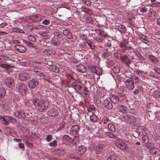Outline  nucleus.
<instances>
[{
  "label": "nucleus",
  "instance_id": "1",
  "mask_svg": "<svg viewBox=\"0 0 160 160\" xmlns=\"http://www.w3.org/2000/svg\"><path fill=\"white\" fill-rule=\"evenodd\" d=\"M35 103V105L37 106L38 111L40 112L47 110L49 105L48 101L44 100L39 102L38 100L37 102Z\"/></svg>",
  "mask_w": 160,
  "mask_h": 160
},
{
  "label": "nucleus",
  "instance_id": "2",
  "mask_svg": "<svg viewBox=\"0 0 160 160\" xmlns=\"http://www.w3.org/2000/svg\"><path fill=\"white\" fill-rule=\"evenodd\" d=\"M115 143L117 147L123 151L126 150L127 146L126 143L122 140L118 139L115 141Z\"/></svg>",
  "mask_w": 160,
  "mask_h": 160
},
{
  "label": "nucleus",
  "instance_id": "3",
  "mask_svg": "<svg viewBox=\"0 0 160 160\" xmlns=\"http://www.w3.org/2000/svg\"><path fill=\"white\" fill-rule=\"evenodd\" d=\"M39 84L38 79H34L29 80L28 82V84L29 88L31 89H34Z\"/></svg>",
  "mask_w": 160,
  "mask_h": 160
},
{
  "label": "nucleus",
  "instance_id": "4",
  "mask_svg": "<svg viewBox=\"0 0 160 160\" xmlns=\"http://www.w3.org/2000/svg\"><path fill=\"white\" fill-rule=\"evenodd\" d=\"M123 119L127 123L134 122L136 121V118L131 115H126L123 116Z\"/></svg>",
  "mask_w": 160,
  "mask_h": 160
},
{
  "label": "nucleus",
  "instance_id": "5",
  "mask_svg": "<svg viewBox=\"0 0 160 160\" xmlns=\"http://www.w3.org/2000/svg\"><path fill=\"white\" fill-rule=\"evenodd\" d=\"M120 59L122 62L125 63L127 66H129V64L132 63V61L128 58V56L125 54L121 55Z\"/></svg>",
  "mask_w": 160,
  "mask_h": 160
},
{
  "label": "nucleus",
  "instance_id": "6",
  "mask_svg": "<svg viewBox=\"0 0 160 160\" xmlns=\"http://www.w3.org/2000/svg\"><path fill=\"white\" fill-rule=\"evenodd\" d=\"M126 88L129 90H132L134 87V82L130 79H127L125 82Z\"/></svg>",
  "mask_w": 160,
  "mask_h": 160
},
{
  "label": "nucleus",
  "instance_id": "7",
  "mask_svg": "<svg viewBox=\"0 0 160 160\" xmlns=\"http://www.w3.org/2000/svg\"><path fill=\"white\" fill-rule=\"evenodd\" d=\"M15 116L20 119H22L26 117V114L23 111H18L14 113Z\"/></svg>",
  "mask_w": 160,
  "mask_h": 160
},
{
  "label": "nucleus",
  "instance_id": "8",
  "mask_svg": "<svg viewBox=\"0 0 160 160\" xmlns=\"http://www.w3.org/2000/svg\"><path fill=\"white\" fill-rule=\"evenodd\" d=\"M19 91L23 95L26 94L27 91V87L26 85L24 83H21L18 86Z\"/></svg>",
  "mask_w": 160,
  "mask_h": 160
},
{
  "label": "nucleus",
  "instance_id": "9",
  "mask_svg": "<svg viewBox=\"0 0 160 160\" xmlns=\"http://www.w3.org/2000/svg\"><path fill=\"white\" fill-rule=\"evenodd\" d=\"M15 49L17 52L22 53L26 52V48L24 46L20 45H16L14 47Z\"/></svg>",
  "mask_w": 160,
  "mask_h": 160
},
{
  "label": "nucleus",
  "instance_id": "10",
  "mask_svg": "<svg viewBox=\"0 0 160 160\" xmlns=\"http://www.w3.org/2000/svg\"><path fill=\"white\" fill-rule=\"evenodd\" d=\"M5 83L8 87L11 88L14 85V80L11 77H8L6 79Z\"/></svg>",
  "mask_w": 160,
  "mask_h": 160
},
{
  "label": "nucleus",
  "instance_id": "11",
  "mask_svg": "<svg viewBox=\"0 0 160 160\" xmlns=\"http://www.w3.org/2000/svg\"><path fill=\"white\" fill-rule=\"evenodd\" d=\"M105 146L102 144H99L97 146L96 148V152L97 154H99L103 152L104 150Z\"/></svg>",
  "mask_w": 160,
  "mask_h": 160
},
{
  "label": "nucleus",
  "instance_id": "12",
  "mask_svg": "<svg viewBox=\"0 0 160 160\" xmlns=\"http://www.w3.org/2000/svg\"><path fill=\"white\" fill-rule=\"evenodd\" d=\"M47 113L51 117H55L59 114L58 110L55 109H51L47 112Z\"/></svg>",
  "mask_w": 160,
  "mask_h": 160
},
{
  "label": "nucleus",
  "instance_id": "13",
  "mask_svg": "<svg viewBox=\"0 0 160 160\" xmlns=\"http://www.w3.org/2000/svg\"><path fill=\"white\" fill-rule=\"evenodd\" d=\"M103 105L106 108L108 109H112L113 107L112 104L108 99H106L104 100Z\"/></svg>",
  "mask_w": 160,
  "mask_h": 160
},
{
  "label": "nucleus",
  "instance_id": "14",
  "mask_svg": "<svg viewBox=\"0 0 160 160\" xmlns=\"http://www.w3.org/2000/svg\"><path fill=\"white\" fill-rule=\"evenodd\" d=\"M91 70L92 72L98 75L100 74L102 72L100 68L98 67L92 66L91 68Z\"/></svg>",
  "mask_w": 160,
  "mask_h": 160
},
{
  "label": "nucleus",
  "instance_id": "15",
  "mask_svg": "<svg viewBox=\"0 0 160 160\" xmlns=\"http://www.w3.org/2000/svg\"><path fill=\"white\" fill-rule=\"evenodd\" d=\"M52 44L55 46L59 45L61 42V40L56 38H52L51 40Z\"/></svg>",
  "mask_w": 160,
  "mask_h": 160
},
{
  "label": "nucleus",
  "instance_id": "16",
  "mask_svg": "<svg viewBox=\"0 0 160 160\" xmlns=\"http://www.w3.org/2000/svg\"><path fill=\"white\" fill-rule=\"evenodd\" d=\"M18 77L22 81L28 79L29 77L27 73L25 72H21L19 74Z\"/></svg>",
  "mask_w": 160,
  "mask_h": 160
},
{
  "label": "nucleus",
  "instance_id": "17",
  "mask_svg": "<svg viewBox=\"0 0 160 160\" xmlns=\"http://www.w3.org/2000/svg\"><path fill=\"white\" fill-rule=\"evenodd\" d=\"M63 34L66 36L68 39H71L72 38V33L68 30L65 29L63 31Z\"/></svg>",
  "mask_w": 160,
  "mask_h": 160
},
{
  "label": "nucleus",
  "instance_id": "18",
  "mask_svg": "<svg viewBox=\"0 0 160 160\" xmlns=\"http://www.w3.org/2000/svg\"><path fill=\"white\" fill-rule=\"evenodd\" d=\"M138 38L146 44H147L149 42L148 39V38L144 35L142 34H139Z\"/></svg>",
  "mask_w": 160,
  "mask_h": 160
},
{
  "label": "nucleus",
  "instance_id": "19",
  "mask_svg": "<svg viewBox=\"0 0 160 160\" xmlns=\"http://www.w3.org/2000/svg\"><path fill=\"white\" fill-rule=\"evenodd\" d=\"M31 17L32 19H33L34 21L36 22H39L42 19L41 16L37 14H34Z\"/></svg>",
  "mask_w": 160,
  "mask_h": 160
},
{
  "label": "nucleus",
  "instance_id": "20",
  "mask_svg": "<svg viewBox=\"0 0 160 160\" xmlns=\"http://www.w3.org/2000/svg\"><path fill=\"white\" fill-rule=\"evenodd\" d=\"M110 100L113 103H117L119 101V98L116 95H113L111 97Z\"/></svg>",
  "mask_w": 160,
  "mask_h": 160
},
{
  "label": "nucleus",
  "instance_id": "21",
  "mask_svg": "<svg viewBox=\"0 0 160 160\" xmlns=\"http://www.w3.org/2000/svg\"><path fill=\"white\" fill-rule=\"evenodd\" d=\"M77 68L79 72L82 73L86 71L85 67L82 64L77 66Z\"/></svg>",
  "mask_w": 160,
  "mask_h": 160
},
{
  "label": "nucleus",
  "instance_id": "22",
  "mask_svg": "<svg viewBox=\"0 0 160 160\" xmlns=\"http://www.w3.org/2000/svg\"><path fill=\"white\" fill-rule=\"evenodd\" d=\"M38 101V100L36 99H30L28 100V102H27L26 104L28 107L32 106L33 105L35 106H36L35 105L34 103H35V102H37Z\"/></svg>",
  "mask_w": 160,
  "mask_h": 160
},
{
  "label": "nucleus",
  "instance_id": "23",
  "mask_svg": "<svg viewBox=\"0 0 160 160\" xmlns=\"http://www.w3.org/2000/svg\"><path fill=\"white\" fill-rule=\"evenodd\" d=\"M80 128L78 125H73L71 129V131L75 133H77Z\"/></svg>",
  "mask_w": 160,
  "mask_h": 160
},
{
  "label": "nucleus",
  "instance_id": "24",
  "mask_svg": "<svg viewBox=\"0 0 160 160\" xmlns=\"http://www.w3.org/2000/svg\"><path fill=\"white\" fill-rule=\"evenodd\" d=\"M118 107L119 108V110L122 112L125 113H126L128 112V108L125 106L122 105H119Z\"/></svg>",
  "mask_w": 160,
  "mask_h": 160
},
{
  "label": "nucleus",
  "instance_id": "25",
  "mask_svg": "<svg viewBox=\"0 0 160 160\" xmlns=\"http://www.w3.org/2000/svg\"><path fill=\"white\" fill-rule=\"evenodd\" d=\"M148 58L153 63H157L158 62V59L156 57L152 55H149L148 56Z\"/></svg>",
  "mask_w": 160,
  "mask_h": 160
},
{
  "label": "nucleus",
  "instance_id": "26",
  "mask_svg": "<svg viewBox=\"0 0 160 160\" xmlns=\"http://www.w3.org/2000/svg\"><path fill=\"white\" fill-rule=\"evenodd\" d=\"M117 28L121 33H124L126 31V28L122 25H118L117 27Z\"/></svg>",
  "mask_w": 160,
  "mask_h": 160
},
{
  "label": "nucleus",
  "instance_id": "27",
  "mask_svg": "<svg viewBox=\"0 0 160 160\" xmlns=\"http://www.w3.org/2000/svg\"><path fill=\"white\" fill-rule=\"evenodd\" d=\"M108 128L109 130L113 132L115 131V128L114 125L111 123H109L108 124Z\"/></svg>",
  "mask_w": 160,
  "mask_h": 160
},
{
  "label": "nucleus",
  "instance_id": "28",
  "mask_svg": "<svg viewBox=\"0 0 160 160\" xmlns=\"http://www.w3.org/2000/svg\"><path fill=\"white\" fill-rule=\"evenodd\" d=\"M87 149L84 146L81 145L78 147V151L80 154H83L86 151Z\"/></svg>",
  "mask_w": 160,
  "mask_h": 160
},
{
  "label": "nucleus",
  "instance_id": "29",
  "mask_svg": "<svg viewBox=\"0 0 160 160\" xmlns=\"http://www.w3.org/2000/svg\"><path fill=\"white\" fill-rule=\"evenodd\" d=\"M158 149L157 148H154L151 149L150 152L151 154L154 155V156L158 154Z\"/></svg>",
  "mask_w": 160,
  "mask_h": 160
},
{
  "label": "nucleus",
  "instance_id": "30",
  "mask_svg": "<svg viewBox=\"0 0 160 160\" xmlns=\"http://www.w3.org/2000/svg\"><path fill=\"white\" fill-rule=\"evenodd\" d=\"M50 69L53 72L56 73H58L59 71V68L56 66L52 65L50 66Z\"/></svg>",
  "mask_w": 160,
  "mask_h": 160
},
{
  "label": "nucleus",
  "instance_id": "31",
  "mask_svg": "<svg viewBox=\"0 0 160 160\" xmlns=\"http://www.w3.org/2000/svg\"><path fill=\"white\" fill-rule=\"evenodd\" d=\"M86 43L88 45V46L92 50L95 48V46L93 43L89 40H87L86 41Z\"/></svg>",
  "mask_w": 160,
  "mask_h": 160
},
{
  "label": "nucleus",
  "instance_id": "32",
  "mask_svg": "<svg viewBox=\"0 0 160 160\" xmlns=\"http://www.w3.org/2000/svg\"><path fill=\"white\" fill-rule=\"evenodd\" d=\"M5 117L9 122L12 123H15L17 122V120L9 116L6 115L5 116Z\"/></svg>",
  "mask_w": 160,
  "mask_h": 160
},
{
  "label": "nucleus",
  "instance_id": "33",
  "mask_svg": "<svg viewBox=\"0 0 160 160\" xmlns=\"http://www.w3.org/2000/svg\"><path fill=\"white\" fill-rule=\"evenodd\" d=\"M54 35L57 38L61 39L62 38V35L58 31H54L53 32Z\"/></svg>",
  "mask_w": 160,
  "mask_h": 160
},
{
  "label": "nucleus",
  "instance_id": "34",
  "mask_svg": "<svg viewBox=\"0 0 160 160\" xmlns=\"http://www.w3.org/2000/svg\"><path fill=\"white\" fill-rule=\"evenodd\" d=\"M134 53L139 59L142 60H144L145 59V58L138 51H135Z\"/></svg>",
  "mask_w": 160,
  "mask_h": 160
},
{
  "label": "nucleus",
  "instance_id": "35",
  "mask_svg": "<svg viewBox=\"0 0 160 160\" xmlns=\"http://www.w3.org/2000/svg\"><path fill=\"white\" fill-rule=\"evenodd\" d=\"M130 80L134 82V80H135V83H137L139 81V78L138 77L136 76H132V77H129Z\"/></svg>",
  "mask_w": 160,
  "mask_h": 160
},
{
  "label": "nucleus",
  "instance_id": "36",
  "mask_svg": "<svg viewBox=\"0 0 160 160\" xmlns=\"http://www.w3.org/2000/svg\"><path fill=\"white\" fill-rule=\"evenodd\" d=\"M62 140L64 142L70 141L72 140V138L67 135H65L62 138Z\"/></svg>",
  "mask_w": 160,
  "mask_h": 160
},
{
  "label": "nucleus",
  "instance_id": "37",
  "mask_svg": "<svg viewBox=\"0 0 160 160\" xmlns=\"http://www.w3.org/2000/svg\"><path fill=\"white\" fill-rule=\"evenodd\" d=\"M90 120L93 122L97 121L98 119V117L94 114H92L90 116Z\"/></svg>",
  "mask_w": 160,
  "mask_h": 160
},
{
  "label": "nucleus",
  "instance_id": "38",
  "mask_svg": "<svg viewBox=\"0 0 160 160\" xmlns=\"http://www.w3.org/2000/svg\"><path fill=\"white\" fill-rule=\"evenodd\" d=\"M5 94V90L2 88H0V98L4 97Z\"/></svg>",
  "mask_w": 160,
  "mask_h": 160
},
{
  "label": "nucleus",
  "instance_id": "39",
  "mask_svg": "<svg viewBox=\"0 0 160 160\" xmlns=\"http://www.w3.org/2000/svg\"><path fill=\"white\" fill-rule=\"evenodd\" d=\"M12 30L13 31L17 32L23 33H25L24 32L23 30L17 28H12Z\"/></svg>",
  "mask_w": 160,
  "mask_h": 160
},
{
  "label": "nucleus",
  "instance_id": "40",
  "mask_svg": "<svg viewBox=\"0 0 160 160\" xmlns=\"http://www.w3.org/2000/svg\"><path fill=\"white\" fill-rule=\"evenodd\" d=\"M154 96L158 99L160 98V92L158 91H155L154 92Z\"/></svg>",
  "mask_w": 160,
  "mask_h": 160
},
{
  "label": "nucleus",
  "instance_id": "41",
  "mask_svg": "<svg viewBox=\"0 0 160 160\" xmlns=\"http://www.w3.org/2000/svg\"><path fill=\"white\" fill-rule=\"evenodd\" d=\"M93 38L96 41L99 42H101L103 40V38L100 36L94 37Z\"/></svg>",
  "mask_w": 160,
  "mask_h": 160
},
{
  "label": "nucleus",
  "instance_id": "42",
  "mask_svg": "<svg viewBox=\"0 0 160 160\" xmlns=\"http://www.w3.org/2000/svg\"><path fill=\"white\" fill-rule=\"evenodd\" d=\"M28 37L30 41L32 42H35L36 41V38L33 35H29L28 36Z\"/></svg>",
  "mask_w": 160,
  "mask_h": 160
},
{
  "label": "nucleus",
  "instance_id": "43",
  "mask_svg": "<svg viewBox=\"0 0 160 160\" xmlns=\"http://www.w3.org/2000/svg\"><path fill=\"white\" fill-rule=\"evenodd\" d=\"M118 158L116 156L111 155L107 158V160H118Z\"/></svg>",
  "mask_w": 160,
  "mask_h": 160
},
{
  "label": "nucleus",
  "instance_id": "44",
  "mask_svg": "<svg viewBox=\"0 0 160 160\" xmlns=\"http://www.w3.org/2000/svg\"><path fill=\"white\" fill-rule=\"evenodd\" d=\"M74 88L76 91V92H78V91L80 90L82 88V87L78 85H75L74 86Z\"/></svg>",
  "mask_w": 160,
  "mask_h": 160
},
{
  "label": "nucleus",
  "instance_id": "45",
  "mask_svg": "<svg viewBox=\"0 0 160 160\" xmlns=\"http://www.w3.org/2000/svg\"><path fill=\"white\" fill-rule=\"evenodd\" d=\"M49 144L51 147H55L57 145V142L56 140H54L49 143Z\"/></svg>",
  "mask_w": 160,
  "mask_h": 160
},
{
  "label": "nucleus",
  "instance_id": "46",
  "mask_svg": "<svg viewBox=\"0 0 160 160\" xmlns=\"http://www.w3.org/2000/svg\"><path fill=\"white\" fill-rule=\"evenodd\" d=\"M86 22L88 23H93L92 22L93 21L92 19L89 17H87L86 19Z\"/></svg>",
  "mask_w": 160,
  "mask_h": 160
},
{
  "label": "nucleus",
  "instance_id": "47",
  "mask_svg": "<svg viewBox=\"0 0 160 160\" xmlns=\"http://www.w3.org/2000/svg\"><path fill=\"white\" fill-rule=\"evenodd\" d=\"M50 23V21L47 19L43 20L42 22V24L45 25H48Z\"/></svg>",
  "mask_w": 160,
  "mask_h": 160
},
{
  "label": "nucleus",
  "instance_id": "48",
  "mask_svg": "<svg viewBox=\"0 0 160 160\" xmlns=\"http://www.w3.org/2000/svg\"><path fill=\"white\" fill-rule=\"evenodd\" d=\"M1 122L3 124L5 125H8L9 124L8 122L6 119L5 118H3V119L1 121Z\"/></svg>",
  "mask_w": 160,
  "mask_h": 160
},
{
  "label": "nucleus",
  "instance_id": "49",
  "mask_svg": "<svg viewBox=\"0 0 160 160\" xmlns=\"http://www.w3.org/2000/svg\"><path fill=\"white\" fill-rule=\"evenodd\" d=\"M0 67L6 68H8L11 67L10 65L8 64H0Z\"/></svg>",
  "mask_w": 160,
  "mask_h": 160
},
{
  "label": "nucleus",
  "instance_id": "50",
  "mask_svg": "<svg viewBox=\"0 0 160 160\" xmlns=\"http://www.w3.org/2000/svg\"><path fill=\"white\" fill-rule=\"evenodd\" d=\"M113 71L115 73H117L120 71V69L118 67H114L113 68Z\"/></svg>",
  "mask_w": 160,
  "mask_h": 160
},
{
  "label": "nucleus",
  "instance_id": "51",
  "mask_svg": "<svg viewBox=\"0 0 160 160\" xmlns=\"http://www.w3.org/2000/svg\"><path fill=\"white\" fill-rule=\"evenodd\" d=\"M6 104V103L5 102V100H0V105L2 107V108H4L5 107Z\"/></svg>",
  "mask_w": 160,
  "mask_h": 160
},
{
  "label": "nucleus",
  "instance_id": "52",
  "mask_svg": "<svg viewBox=\"0 0 160 160\" xmlns=\"http://www.w3.org/2000/svg\"><path fill=\"white\" fill-rule=\"evenodd\" d=\"M108 135L109 138H116V136L112 132L109 133Z\"/></svg>",
  "mask_w": 160,
  "mask_h": 160
},
{
  "label": "nucleus",
  "instance_id": "53",
  "mask_svg": "<svg viewBox=\"0 0 160 160\" xmlns=\"http://www.w3.org/2000/svg\"><path fill=\"white\" fill-rule=\"evenodd\" d=\"M149 15L150 17H152V16L156 17L157 16V13L154 11H152L150 12Z\"/></svg>",
  "mask_w": 160,
  "mask_h": 160
},
{
  "label": "nucleus",
  "instance_id": "54",
  "mask_svg": "<svg viewBox=\"0 0 160 160\" xmlns=\"http://www.w3.org/2000/svg\"><path fill=\"white\" fill-rule=\"evenodd\" d=\"M52 138V136L51 135L49 134L47 136V137L45 139V140L47 142H49L51 140Z\"/></svg>",
  "mask_w": 160,
  "mask_h": 160
},
{
  "label": "nucleus",
  "instance_id": "55",
  "mask_svg": "<svg viewBox=\"0 0 160 160\" xmlns=\"http://www.w3.org/2000/svg\"><path fill=\"white\" fill-rule=\"evenodd\" d=\"M120 46L124 50H126L128 48V47L126 46L122 42L120 44Z\"/></svg>",
  "mask_w": 160,
  "mask_h": 160
},
{
  "label": "nucleus",
  "instance_id": "56",
  "mask_svg": "<svg viewBox=\"0 0 160 160\" xmlns=\"http://www.w3.org/2000/svg\"><path fill=\"white\" fill-rule=\"evenodd\" d=\"M44 71L43 70L40 69L39 70L37 74L38 75L42 76V75H44Z\"/></svg>",
  "mask_w": 160,
  "mask_h": 160
},
{
  "label": "nucleus",
  "instance_id": "57",
  "mask_svg": "<svg viewBox=\"0 0 160 160\" xmlns=\"http://www.w3.org/2000/svg\"><path fill=\"white\" fill-rule=\"evenodd\" d=\"M25 144L29 148H32V147L33 145L30 142H29L28 141H26L25 142Z\"/></svg>",
  "mask_w": 160,
  "mask_h": 160
},
{
  "label": "nucleus",
  "instance_id": "58",
  "mask_svg": "<svg viewBox=\"0 0 160 160\" xmlns=\"http://www.w3.org/2000/svg\"><path fill=\"white\" fill-rule=\"evenodd\" d=\"M110 120L108 118H106L103 120V123L105 124H108V123H110Z\"/></svg>",
  "mask_w": 160,
  "mask_h": 160
},
{
  "label": "nucleus",
  "instance_id": "59",
  "mask_svg": "<svg viewBox=\"0 0 160 160\" xmlns=\"http://www.w3.org/2000/svg\"><path fill=\"white\" fill-rule=\"evenodd\" d=\"M44 27L42 25H37L36 26V27L35 28L37 30H42Z\"/></svg>",
  "mask_w": 160,
  "mask_h": 160
},
{
  "label": "nucleus",
  "instance_id": "60",
  "mask_svg": "<svg viewBox=\"0 0 160 160\" xmlns=\"http://www.w3.org/2000/svg\"><path fill=\"white\" fill-rule=\"evenodd\" d=\"M128 50L129 52H134L135 51L134 49L133 48H132L131 47H128V48L127 49V50Z\"/></svg>",
  "mask_w": 160,
  "mask_h": 160
},
{
  "label": "nucleus",
  "instance_id": "61",
  "mask_svg": "<svg viewBox=\"0 0 160 160\" xmlns=\"http://www.w3.org/2000/svg\"><path fill=\"white\" fill-rule=\"evenodd\" d=\"M154 70L158 74H160V68L156 67L154 68Z\"/></svg>",
  "mask_w": 160,
  "mask_h": 160
},
{
  "label": "nucleus",
  "instance_id": "62",
  "mask_svg": "<svg viewBox=\"0 0 160 160\" xmlns=\"http://www.w3.org/2000/svg\"><path fill=\"white\" fill-rule=\"evenodd\" d=\"M5 57L4 56H0V63L3 62L5 59Z\"/></svg>",
  "mask_w": 160,
  "mask_h": 160
},
{
  "label": "nucleus",
  "instance_id": "63",
  "mask_svg": "<svg viewBox=\"0 0 160 160\" xmlns=\"http://www.w3.org/2000/svg\"><path fill=\"white\" fill-rule=\"evenodd\" d=\"M147 8L145 7H143L140 9V11L143 12H146L147 11Z\"/></svg>",
  "mask_w": 160,
  "mask_h": 160
},
{
  "label": "nucleus",
  "instance_id": "64",
  "mask_svg": "<svg viewBox=\"0 0 160 160\" xmlns=\"http://www.w3.org/2000/svg\"><path fill=\"white\" fill-rule=\"evenodd\" d=\"M51 51L49 49H46L43 51V53L45 54H50Z\"/></svg>",
  "mask_w": 160,
  "mask_h": 160
}]
</instances>
